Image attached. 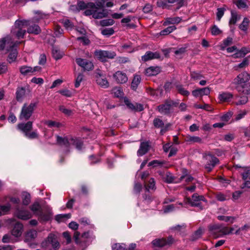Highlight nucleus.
Returning a JSON list of instances; mask_svg holds the SVG:
<instances>
[{
  "mask_svg": "<svg viewBox=\"0 0 250 250\" xmlns=\"http://www.w3.org/2000/svg\"><path fill=\"white\" fill-rule=\"evenodd\" d=\"M188 202L192 207H199L200 210H202L205 206L207 205V200L204 196L199 195L197 193H194L191 198L187 199Z\"/></svg>",
  "mask_w": 250,
  "mask_h": 250,
  "instance_id": "nucleus-4",
  "label": "nucleus"
},
{
  "mask_svg": "<svg viewBox=\"0 0 250 250\" xmlns=\"http://www.w3.org/2000/svg\"><path fill=\"white\" fill-rule=\"evenodd\" d=\"M235 3L239 9L248 7L246 3L242 0H237Z\"/></svg>",
  "mask_w": 250,
  "mask_h": 250,
  "instance_id": "nucleus-61",
  "label": "nucleus"
},
{
  "mask_svg": "<svg viewBox=\"0 0 250 250\" xmlns=\"http://www.w3.org/2000/svg\"><path fill=\"white\" fill-rule=\"evenodd\" d=\"M185 140L186 142L190 143H201L202 142V139L199 137L194 136H192L189 135H188L185 137Z\"/></svg>",
  "mask_w": 250,
  "mask_h": 250,
  "instance_id": "nucleus-33",
  "label": "nucleus"
},
{
  "mask_svg": "<svg viewBox=\"0 0 250 250\" xmlns=\"http://www.w3.org/2000/svg\"><path fill=\"white\" fill-rule=\"evenodd\" d=\"M19 43H20V42H17V43H13V42H11L10 43V48L7 49L8 51H9L10 49H11V51L9 53L7 58V61L9 63H12L15 61L16 60L18 52L16 49H13V48L15 46Z\"/></svg>",
  "mask_w": 250,
  "mask_h": 250,
  "instance_id": "nucleus-11",
  "label": "nucleus"
},
{
  "mask_svg": "<svg viewBox=\"0 0 250 250\" xmlns=\"http://www.w3.org/2000/svg\"><path fill=\"white\" fill-rule=\"evenodd\" d=\"M59 110L64 113L65 115L70 116L72 114V111L71 110L67 109L63 105H61L59 107Z\"/></svg>",
  "mask_w": 250,
  "mask_h": 250,
  "instance_id": "nucleus-60",
  "label": "nucleus"
},
{
  "mask_svg": "<svg viewBox=\"0 0 250 250\" xmlns=\"http://www.w3.org/2000/svg\"><path fill=\"white\" fill-rule=\"evenodd\" d=\"M26 89L23 87H18L16 93V100L19 102H21L25 95Z\"/></svg>",
  "mask_w": 250,
  "mask_h": 250,
  "instance_id": "nucleus-26",
  "label": "nucleus"
},
{
  "mask_svg": "<svg viewBox=\"0 0 250 250\" xmlns=\"http://www.w3.org/2000/svg\"><path fill=\"white\" fill-rule=\"evenodd\" d=\"M30 202V195L27 193H24L22 195V204L28 205Z\"/></svg>",
  "mask_w": 250,
  "mask_h": 250,
  "instance_id": "nucleus-52",
  "label": "nucleus"
},
{
  "mask_svg": "<svg viewBox=\"0 0 250 250\" xmlns=\"http://www.w3.org/2000/svg\"><path fill=\"white\" fill-rule=\"evenodd\" d=\"M248 101V98L247 96H244L241 97L240 99L235 102L236 105H242L246 104Z\"/></svg>",
  "mask_w": 250,
  "mask_h": 250,
  "instance_id": "nucleus-58",
  "label": "nucleus"
},
{
  "mask_svg": "<svg viewBox=\"0 0 250 250\" xmlns=\"http://www.w3.org/2000/svg\"><path fill=\"white\" fill-rule=\"evenodd\" d=\"M225 9L223 8H219L217 9V12L216 13L217 20L220 21L221 18L224 14Z\"/></svg>",
  "mask_w": 250,
  "mask_h": 250,
  "instance_id": "nucleus-64",
  "label": "nucleus"
},
{
  "mask_svg": "<svg viewBox=\"0 0 250 250\" xmlns=\"http://www.w3.org/2000/svg\"><path fill=\"white\" fill-rule=\"evenodd\" d=\"M232 42V38L231 37H228L227 39L223 41V43L221 47L222 50H224L225 48L229 45Z\"/></svg>",
  "mask_w": 250,
  "mask_h": 250,
  "instance_id": "nucleus-56",
  "label": "nucleus"
},
{
  "mask_svg": "<svg viewBox=\"0 0 250 250\" xmlns=\"http://www.w3.org/2000/svg\"><path fill=\"white\" fill-rule=\"evenodd\" d=\"M11 206L9 204L1 206H0V211H1L2 215H3L8 212Z\"/></svg>",
  "mask_w": 250,
  "mask_h": 250,
  "instance_id": "nucleus-57",
  "label": "nucleus"
},
{
  "mask_svg": "<svg viewBox=\"0 0 250 250\" xmlns=\"http://www.w3.org/2000/svg\"><path fill=\"white\" fill-rule=\"evenodd\" d=\"M57 144L60 146H64L65 147H69L70 145V138L67 137H62L59 135H56Z\"/></svg>",
  "mask_w": 250,
  "mask_h": 250,
  "instance_id": "nucleus-23",
  "label": "nucleus"
},
{
  "mask_svg": "<svg viewBox=\"0 0 250 250\" xmlns=\"http://www.w3.org/2000/svg\"><path fill=\"white\" fill-rule=\"evenodd\" d=\"M113 77L117 83H125L128 80V78L125 73L121 71H117L114 75Z\"/></svg>",
  "mask_w": 250,
  "mask_h": 250,
  "instance_id": "nucleus-17",
  "label": "nucleus"
},
{
  "mask_svg": "<svg viewBox=\"0 0 250 250\" xmlns=\"http://www.w3.org/2000/svg\"><path fill=\"white\" fill-rule=\"evenodd\" d=\"M23 225L19 222L16 223L11 230V234L15 237L20 236L22 232Z\"/></svg>",
  "mask_w": 250,
  "mask_h": 250,
  "instance_id": "nucleus-21",
  "label": "nucleus"
},
{
  "mask_svg": "<svg viewBox=\"0 0 250 250\" xmlns=\"http://www.w3.org/2000/svg\"><path fill=\"white\" fill-rule=\"evenodd\" d=\"M210 88L208 87L198 88L192 91V95L195 98L202 97L205 95H209L210 94Z\"/></svg>",
  "mask_w": 250,
  "mask_h": 250,
  "instance_id": "nucleus-13",
  "label": "nucleus"
},
{
  "mask_svg": "<svg viewBox=\"0 0 250 250\" xmlns=\"http://www.w3.org/2000/svg\"><path fill=\"white\" fill-rule=\"evenodd\" d=\"M32 127L33 122L32 121H28L26 123H20L17 125V128L23 132L25 135L32 130Z\"/></svg>",
  "mask_w": 250,
  "mask_h": 250,
  "instance_id": "nucleus-15",
  "label": "nucleus"
},
{
  "mask_svg": "<svg viewBox=\"0 0 250 250\" xmlns=\"http://www.w3.org/2000/svg\"><path fill=\"white\" fill-rule=\"evenodd\" d=\"M83 76L82 73H79L78 75V76L76 79L75 83V87L77 88L80 86L81 82L83 80Z\"/></svg>",
  "mask_w": 250,
  "mask_h": 250,
  "instance_id": "nucleus-62",
  "label": "nucleus"
},
{
  "mask_svg": "<svg viewBox=\"0 0 250 250\" xmlns=\"http://www.w3.org/2000/svg\"><path fill=\"white\" fill-rule=\"evenodd\" d=\"M167 3V0H158L157 5L158 7L167 8L168 6Z\"/></svg>",
  "mask_w": 250,
  "mask_h": 250,
  "instance_id": "nucleus-59",
  "label": "nucleus"
},
{
  "mask_svg": "<svg viewBox=\"0 0 250 250\" xmlns=\"http://www.w3.org/2000/svg\"><path fill=\"white\" fill-rule=\"evenodd\" d=\"M160 58L161 55L159 52L147 51L146 54L142 57V60L146 62L150 60Z\"/></svg>",
  "mask_w": 250,
  "mask_h": 250,
  "instance_id": "nucleus-19",
  "label": "nucleus"
},
{
  "mask_svg": "<svg viewBox=\"0 0 250 250\" xmlns=\"http://www.w3.org/2000/svg\"><path fill=\"white\" fill-rule=\"evenodd\" d=\"M36 67L32 68L30 66L23 65L20 68V71L23 75H26L36 71Z\"/></svg>",
  "mask_w": 250,
  "mask_h": 250,
  "instance_id": "nucleus-31",
  "label": "nucleus"
},
{
  "mask_svg": "<svg viewBox=\"0 0 250 250\" xmlns=\"http://www.w3.org/2000/svg\"><path fill=\"white\" fill-rule=\"evenodd\" d=\"M182 19L181 18L177 17L174 18H167L163 23V25L167 26L170 24H178L180 23Z\"/></svg>",
  "mask_w": 250,
  "mask_h": 250,
  "instance_id": "nucleus-29",
  "label": "nucleus"
},
{
  "mask_svg": "<svg viewBox=\"0 0 250 250\" xmlns=\"http://www.w3.org/2000/svg\"><path fill=\"white\" fill-rule=\"evenodd\" d=\"M94 55L102 62H105L107 59H112L116 56L114 51L105 50H96Z\"/></svg>",
  "mask_w": 250,
  "mask_h": 250,
  "instance_id": "nucleus-8",
  "label": "nucleus"
},
{
  "mask_svg": "<svg viewBox=\"0 0 250 250\" xmlns=\"http://www.w3.org/2000/svg\"><path fill=\"white\" fill-rule=\"evenodd\" d=\"M141 82V77L139 75L134 76L131 83V87L133 90L137 88Z\"/></svg>",
  "mask_w": 250,
  "mask_h": 250,
  "instance_id": "nucleus-44",
  "label": "nucleus"
},
{
  "mask_svg": "<svg viewBox=\"0 0 250 250\" xmlns=\"http://www.w3.org/2000/svg\"><path fill=\"white\" fill-rule=\"evenodd\" d=\"M211 33L213 36H217L222 33V31L216 25H213L211 28Z\"/></svg>",
  "mask_w": 250,
  "mask_h": 250,
  "instance_id": "nucleus-55",
  "label": "nucleus"
},
{
  "mask_svg": "<svg viewBox=\"0 0 250 250\" xmlns=\"http://www.w3.org/2000/svg\"><path fill=\"white\" fill-rule=\"evenodd\" d=\"M175 242L172 236H169L167 238L155 239L151 242L153 247L163 248L166 246H170Z\"/></svg>",
  "mask_w": 250,
  "mask_h": 250,
  "instance_id": "nucleus-7",
  "label": "nucleus"
},
{
  "mask_svg": "<svg viewBox=\"0 0 250 250\" xmlns=\"http://www.w3.org/2000/svg\"><path fill=\"white\" fill-rule=\"evenodd\" d=\"M232 98V94L228 92H224L219 95L220 100L224 102H229Z\"/></svg>",
  "mask_w": 250,
  "mask_h": 250,
  "instance_id": "nucleus-36",
  "label": "nucleus"
},
{
  "mask_svg": "<svg viewBox=\"0 0 250 250\" xmlns=\"http://www.w3.org/2000/svg\"><path fill=\"white\" fill-rule=\"evenodd\" d=\"M97 83L104 88L109 86V83L104 76L97 73L95 76Z\"/></svg>",
  "mask_w": 250,
  "mask_h": 250,
  "instance_id": "nucleus-18",
  "label": "nucleus"
},
{
  "mask_svg": "<svg viewBox=\"0 0 250 250\" xmlns=\"http://www.w3.org/2000/svg\"><path fill=\"white\" fill-rule=\"evenodd\" d=\"M79 9L83 10L87 8H95V4L93 2H88L86 4L83 1H79L77 3Z\"/></svg>",
  "mask_w": 250,
  "mask_h": 250,
  "instance_id": "nucleus-32",
  "label": "nucleus"
},
{
  "mask_svg": "<svg viewBox=\"0 0 250 250\" xmlns=\"http://www.w3.org/2000/svg\"><path fill=\"white\" fill-rule=\"evenodd\" d=\"M203 157L207 160L205 168L208 172L211 171L215 166L219 163V159L210 152L205 153Z\"/></svg>",
  "mask_w": 250,
  "mask_h": 250,
  "instance_id": "nucleus-5",
  "label": "nucleus"
},
{
  "mask_svg": "<svg viewBox=\"0 0 250 250\" xmlns=\"http://www.w3.org/2000/svg\"><path fill=\"white\" fill-rule=\"evenodd\" d=\"M250 80V75L245 71L239 74L233 80V83L235 84V88L237 91H241L243 88L249 86V89H245V92L250 94V83H247Z\"/></svg>",
  "mask_w": 250,
  "mask_h": 250,
  "instance_id": "nucleus-1",
  "label": "nucleus"
},
{
  "mask_svg": "<svg viewBox=\"0 0 250 250\" xmlns=\"http://www.w3.org/2000/svg\"><path fill=\"white\" fill-rule=\"evenodd\" d=\"M37 215L39 217L40 221L47 222L49 221L52 217V214L50 213H43L40 211V213H37Z\"/></svg>",
  "mask_w": 250,
  "mask_h": 250,
  "instance_id": "nucleus-30",
  "label": "nucleus"
},
{
  "mask_svg": "<svg viewBox=\"0 0 250 250\" xmlns=\"http://www.w3.org/2000/svg\"><path fill=\"white\" fill-rule=\"evenodd\" d=\"M30 209L37 215V213L42 211L41 207L38 202H35L30 207Z\"/></svg>",
  "mask_w": 250,
  "mask_h": 250,
  "instance_id": "nucleus-46",
  "label": "nucleus"
},
{
  "mask_svg": "<svg viewBox=\"0 0 250 250\" xmlns=\"http://www.w3.org/2000/svg\"><path fill=\"white\" fill-rule=\"evenodd\" d=\"M194 106L197 109H203L207 111L212 110L211 106L209 104H205L204 105L195 104Z\"/></svg>",
  "mask_w": 250,
  "mask_h": 250,
  "instance_id": "nucleus-50",
  "label": "nucleus"
},
{
  "mask_svg": "<svg viewBox=\"0 0 250 250\" xmlns=\"http://www.w3.org/2000/svg\"><path fill=\"white\" fill-rule=\"evenodd\" d=\"M114 23V21L112 19L103 20L100 21V24L103 26L112 25Z\"/></svg>",
  "mask_w": 250,
  "mask_h": 250,
  "instance_id": "nucleus-54",
  "label": "nucleus"
},
{
  "mask_svg": "<svg viewBox=\"0 0 250 250\" xmlns=\"http://www.w3.org/2000/svg\"><path fill=\"white\" fill-rule=\"evenodd\" d=\"M90 9H86L84 14L86 16L92 15L95 19H100L108 16V12L106 9H103L101 11H97V6L95 5V8H90Z\"/></svg>",
  "mask_w": 250,
  "mask_h": 250,
  "instance_id": "nucleus-6",
  "label": "nucleus"
},
{
  "mask_svg": "<svg viewBox=\"0 0 250 250\" xmlns=\"http://www.w3.org/2000/svg\"><path fill=\"white\" fill-rule=\"evenodd\" d=\"M176 27L175 26H168L167 28H165V29L162 30L160 32V35L161 36H165L168 35L169 34L172 32L173 31L176 30Z\"/></svg>",
  "mask_w": 250,
  "mask_h": 250,
  "instance_id": "nucleus-43",
  "label": "nucleus"
},
{
  "mask_svg": "<svg viewBox=\"0 0 250 250\" xmlns=\"http://www.w3.org/2000/svg\"><path fill=\"white\" fill-rule=\"evenodd\" d=\"M23 25V22L21 21H17L15 22V27L18 28V31L16 32V35L19 39L23 38L26 33V30L22 29Z\"/></svg>",
  "mask_w": 250,
  "mask_h": 250,
  "instance_id": "nucleus-16",
  "label": "nucleus"
},
{
  "mask_svg": "<svg viewBox=\"0 0 250 250\" xmlns=\"http://www.w3.org/2000/svg\"><path fill=\"white\" fill-rule=\"evenodd\" d=\"M221 224H214L210 225L209 227V230L212 233L218 237V234H219L220 229H221Z\"/></svg>",
  "mask_w": 250,
  "mask_h": 250,
  "instance_id": "nucleus-34",
  "label": "nucleus"
},
{
  "mask_svg": "<svg viewBox=\"0 0 250 250\" xmlns=\"http://www.w3.org/2000/svg\"><path fill=\"white\" fill-rule=\"evenodd\" d=\"M124 103L127 107L132 111L140 112L144 110L143 105L141 104H132L129 99L125 98Z\"/></svg>",
  "mask_w": 250,
  "mask_h": 250,
  "instance_id": "nucleus-12",
  "label": "nucleus"
},
{
  "mask_svg": "<svg viewBox=\"0 0 250 250\" xmlns=\"http://www.w3.org/2000/svg\"><path fill=\"white\" fill-rule=\"evenodd\" d=\"M240 16H239L236 12L231 11V17L229 21V25L231 24H235L237 21L239 20Z\"/></svg>",
  "mask_w": 250,
  "mask_h": 250,
  "instance_id": "nucleus-38",
  "label": "nucleus"
},
{
  "mask_svg": "<svg viewBox=\"0 0 250 250\" xmlns=\"http://www.w3.org/2000/svg\"><path fill=\"white\" fill-rule=\"evenodd\" d=\"M27 32L29 34L38 35L41 32V29L38 25L34 24L28 26Z\"/></svg>",
  "mask_w": 250,
  "mask_h": 250,
  "instance_id": "nucleus-27",
  "label": "nucleus"
},
{
  "mask_svg": "<svg viewBox=\"0 0 250 250\" xmlns=\"http://www.w3.org/2000/svg\"><path fill=\"white\" fill-rule=\"evenodd\" d=\"M146 190L148 191L150 189H155V183L154 178H150L148 182L145 185Z\"/></svg>",
  "mask_w": 250,
  "mask_h": 250,
  "instance_id": "nucleus-42",
  "label": "nucleus"
},
{
  "mask_svg": "<svg viewBox=\"0 0 250 250\" xmlns=\"http://www.w3.org/2000/svg\"><path fill=\"white\" fill-rule=\"evenodd\" d=\"M179 103L178 100L174 101L171 99H167L163 104L158 105L157 109L161 114L168 115L173 112L174 107H177Z\"/></svg>",
  "mask_w": 250,
  "mask_h": 250,
  "instance_id": "nucleus-2",
  "label": "nucleus"
},
{
  "mask_svg": "<svg viewBox=\"0 0 250 250\" xmlns=\"http://www.w3.org/2000/svg\"><path fill=\"white\" fill-rule=\"evenodd\" d=\"M250 20L247 18H244L242 22L239 25V28L243 31H246L249 26Z\"/></svg>",
  "mask_w": 250,
  "mask_h": 250,
  "instance_id": "nucleus-39",
  "label": "nucleus"
},
{
  "mask_svg": "<svg viewBox=\"0 0 250 250\" xmlns=\"http://www.w3.org/2000/svg\"><path fill=\"white\" fill-rule=\"evenodd\" d=\"M76 63L80 66L83 67L84 70H90L93 68V63L86 60L82 58H77L76 59Z\"/></svg>",
  "mask_w": 250,
  "mask_h": 250,
  "instance_id": "nucleus-14",
  "label": "nucleus"
},
{
  "mask_svg": "<svg viewBox=\"0 0 250 250\" xmlns=\"http://www.w3.org/2000/svg\"><path fill=\"white\" fill-rule=\"evenodd\" d=\"M37 236V232L34 229L28 231L25 236L24 241L26 242H30L35 239Z\"/></svg>",
  "mask_w": 250,
  "mask_h": 250,
  "instance_id": "nucleus-28",
  "label": "nucleus"
},
{
  "mask_svg": "<svg viewBox=\"0 0 250 250\" xmlns=\"http://www.w3.org/2000/svg\"><path fill=\"white\" fill-rule=\"evenodd\" d=\"M48 244H51L53 249H58L60 247V243L56 235L53 233H50L48 235L47 238L41 243V246L42 248H46Z\"/></svg>",
  "mask_w": 250,
  "mask_h": 250,
  "instance_id": "nucleus-9",
  "label": "nucleus"
},
{
  "mask_svg": "<svg viewBox=\"0 0 250 250\" xmlns=\"http://www.w3.org/2000/svg\"><path fill=\"white\" fill-rule=\"evenodd\" d=\"M203 233L202 229H199L198 230L195 231L193 234H192L190 237V240L192 241H194L200 237H201Z\"/></svg>",
  "mask_w": 250,
  "mask_h": 250,
  "instance_id": "nucleus-41",
  "label": "nucleus"
},
{
  "mask_svg": "<svg viewBox=\"0 0 250 250\" xmlns=\"http://www.w3.org/2000/svg\"><path fill=\"white\" fill-rule=\"evenodd\" d=\"M46 124L49 127H52L54 126L57 127H60L62 126V124L61 123L53 121H48Z\"/></svg>",
  "mask_w": 250,
  "mask_h": 250,
  "instance_id": "nucleus-63",
  "label": "nucleus"
},
{
  "mask_svg": "<svg viewBox=\"0 0 250 250\" xmlns=\"http://www.w3.org/2000/svg\"><path fill=\"white\" fill-rule=\"evenodd\" d=\"M62 23L63 26L65 27V28L67 30H71L74 27L73 23L68 19L63 20L62 21Z\"/></svg>",
  "mask_w": 250,
  "mask_h": 250,
  "instance_id": "nucleus-49",
  "label": "nucleus"
},
{
  "mask_svg": "<svg viewBox=\"0 0 250 250\" xmlns=\"http://www.w3.org/2000/svg\"><path fill=\"white\" fill-rule=\"evenodd\" d=\"M153 125L155 128L161 129L160 132L161 135H163L166 133L168 130L169 127L171 126V124L170 123L165 125L164 121L159 118H155L153 120Z\"/></svg>",
  "mask_w": 250,
  "mask_h": 250,
  "instance_id": "nucleus-10",
  "label": "nucleus"
},
{
  "mask_svg": "<svg viewBox=\"0 0 250 250\" xmlns=\"http://www.w3.org/2000/svg\"><path fill=\"white\" fill-rule=\"evenodd\" d=\"M70 145L75 146L78 150H81L83 146V141L81 138L77 137H70Z\"/></svg>",
  "mask_w": 250,
  "mask_h": 250,
  "instance_id": "nucleus-25",
  "label": "nucleus"
},
{
  "mask_svg": "<svg viewBox=\"0 0 250 250\" xmlns=\"http://www.w3.org/2000/svg\"><path fill=\"white\" fill-rule=\"evenodd\" d=\"M176 88L179 94L183 96H188L189 95V92L185 89L181 84H178L176 86Z\"/></svg>",
  "mask_w": 250,
  "mask_h": 250,
  "instance_id": "nucleus-40",
  "label": "nucleus"
},
{
  "mask_svg": "<svg viewBox=\"0 0 250 250\" xmlns=\"http://www.w3.org/2000/svg\"><path fill=\"white\" fill-rule=\"evenodd\" d=\"M112 250H127L125 244L116 243L112 246Z\"/></svg>",
  "mask_w": 250,
  "mask_h": 250,
  "instance_id": "nucleus-51",
  "label": "nucleus"
},
{
  "mask_svg": "<svg viewBox=\"0 0 250 250\" xmlns=\"http://www.w3.org/2000/svg\"><path fill=\"white\" fill-rule=\"evenodd\" d=\"M234 230L233 228H228L227 227H224L222 225L221 226V229H220V231L219 234H218V236H221L223 235H227L231 233L233 230Z\"/></svg>",
  "mask_w": 250,
  "mask_h": 250,
  "instance_id": "nucleus-37",
  "label": "nucleus"
},
{
  "mask_svg": "<svg viewBox=\"0 0 250 250\" xmlns=\"http://www.w3.org/2000/svg\"><path fill=\"white\" fill-rule=\"evenodd\" d=\"M217 219L220 221H224L226 222H230V223H233L234 217L232 216H227L224 215H219L217 216Z\"/></svg>",
  "mask_w": 250,
  "mask_h": 250,
  "instance_id": "nucleus-48",
  "label": "nucleus"
},
{
  "mask_svg": "<svg viewBox=\"0 0 250 250\" xmlns=\"http://www.w3.org/2000/svg\"><path fill=\"white\" fill-rule=\"evenodd\" d=\"M38 102H32L29 104H24L21 110L19 118L21 120L27 121L29 120L32 115L34 111L36 108Z\"/></svg>",
  "mask_w": 250,
  "mask_h": 250,
  "instance_id": "nucleus-3",
  "label": "nucleus"
},
{
  "mask_svg": "<svg viewBox=\"0 0 250 250\" xmlns=\"http://www.w3.org/2000/svg\"><path fill=\"white\" fill-rule=\"evenodd\" d=\"M71 216L70 214H58L55 217V219L57 221L60 222L63 221L65 218H69Z\"/></svg>",
  "mask_w": 250,
  "mask_h": 250,
  "instance_id": "nucleus-53",
  "label": "nucleus"
},
{
  "mask_svg": "<svg viewBox=\"0 0 250 250\" xmlns=\"http://www.w3.org/2000/svg\"><path fill=\"white\" fill-rule=\"evenodd\" d=\"M52 52L53 58L56 60L60 59L62 57V54L61 51L55 47H53Z\"/></svg>",
  "mask_w": 250,
  "mask_h": 250,
  "instance_id": "nucleus-47",
  "label": "nucleus"
},
{
  "mask_svg": "<svg viewBox=\"0 0 250 250\" xmlns=\"http://www.w3.org/2000/svg\"><path fill=\"white\" fill-rule=\"evenodd\" d=\"M16 215L18 218L22 220H28L32 217L31 213L27 210L18 209L17 211Z\"/></svg>",
  "mask_w": 250,
  "mask_h": 250,
  "instance_id": "nucleus-22",
  "label": "nucleus"
},
{
  "mask_svg": "<svg viewBox=\"0 0 250 250\" xmlns=\"http://www.w3.org/2000/svg\"><path fill=\"white\" fill-rule=\"evenodd\" d=\"M161 72L159 66H150L145 70V74L147 76H156Z\"/></svg>",
  "mask_w": 250,
  "mask_h": 250,
  "instance_id": "nucleus-24",
  "label": "nucleus"
},
{
  "mask_svg": "<svg viewBox=\"0 0 250 250\" xmlns=\"http://www.w3.org/2000/svg\"><path fill=\"white\" fill-rule=\"evenodd\" d=\"M249 52H250V49L249 48L246 47H242L233 55L235 56V58L243 57L245 56V55Z\"/></svg>",
  "mask_w": 250,
  "mask_h": 250,
  "instance_id": "nucleus-35",
  "label": "nucleus"
},
{
  "mask_svg": "<svg viewBox=\"0 0 250 250\" xmlns=\"http://www.w3.org/2000/svg\"><path fill=\"white\" fill-rule=\"evenodd\" d=\"M11 39L9 37H6L0 39V50H3L6 43L8 44Z\"/></svg>",
  "mask_w": 250,
  "mask_h": 250,
  "instance_id": "nucleus-45",
  "label": "nucleus"
},
{
  "mask_svg": "<svg viewBox=\"0 0 250 250\" xmlns=\"http://www.w3.org/2000/svg\"><path fill=\"white\" fill-rule=\"evenodd\" d=\"M149 145L147 142L141 143L139 149L137 151V155L142 156L146 154L149 149Z\"/></svg>",
  "mask_w": 250,
  "mask_h": 250,
  "instance_id": "nucleus-20",
  "label": "nucleus"
}]
</instances>
